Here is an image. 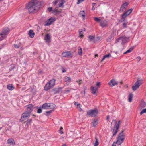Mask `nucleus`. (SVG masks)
<instances>
[{"mask_svg":"<svg viewBox=\"0 0 146 146\" xmlns=\"http://www.w3.org/2000/svg\"><path fill=\"white\" fill-rule=\"evenodd\" d=\"M42 5V2H38V0H32L27 5L26 7L31 13L38 11Z\"/></svg>","mask_w":146,"mask_h":146,"instance_id":"f257e3e1","label":"nucleus"},{"mask_svg":"<svg viewBox=\"0 0 146 146\" xmlns=\"http://www.w3.org/2000/svg\"><path fill=\"white\" fill-rule=\"evenodd\" d=\"M121 121L119 120L117 123L116 120H113L111 123V125H112L113 123L114 124V126L111 127V131L113 134L112 137L115 136L117 133L119 129V125L120 124Z\"/></svg>","mask_w":146,"mask_h":146,"instance_id":"f03ea898","label":"nucleus"},{"mask_svg":"<svg viewBox=\"0 0 146 146\" xmlns=\"http://www.w3.org/2000/svg\"><path fill=\"white\" fill-rule=\"evenodd\" d=\"M55 79H54L50 80L46 84L44 87V90L47 91L52 88L55 86Z\"/></svg>","mask_w":146,"mask_h":146,"instance_id":"7ed1b4c3","label":"nucleus"},{"mask_svg":"<svg viewBox=\"0 0 146 146\" xmlns=\"http://www.w3.org/2000/svg\"><path fill=\"white\" fill-rule=\"evenodd\" d=\"M123 130H122L119 134L118 135V137L117 138L116 143L118 145L121 144L124 140L125 136L123 133Z\"/></svg>","mask_w":146,"mask_h":146,"instance_id":"20e7f679","label":"nucleus"},{"mask_svg":"<svg viewBox=\"0 0 146 146\" xmlns=\"http://www.w3.org/2000/svg\"><path fill=\"white\" fill-rule=\"evenodd\" d=\"M129 39V38H127L125 36L120 37L116 40V43L120 42L123 45L128 42Z\"/></svg>","mask_w":146,"mask_h":146,"instance_id":"39448f33","label":"nucleus"},{"mask_svg":"<svg viewBox=\"0 0 146 146\" xmlns=\"http://www.w3.org/2000/svg\"><path fill=\"white\" fill-rule=\"evenodd\" d=\"M55 106V105L52 103H45L42 106V108L44 109H52L54 108Z\"/></svg>","mask_w":146,"mask_h":146,"instance_id":"423d86ee","label":"nucleus"},{"mask_svg":"<svg viewBox=\"0 0 146 146\" xmlns=\"http://www.w3.org/2000/svg\"><path fill=\"white\" fill-rule=\"evenodd\" d=\"M98 111L97 109L89 110L87 113V115L92 117H95L98 114Z\"/></svg>","mask_w":146,"mask_h":146,"instance_id":"0eeeda50","label":"nucleus"},{"mask_svg":"<svg viewBox=\"0 0 146 146\" xmlns=\"http://www.w3.org/2000/svg\"><path fill=\"white\" fill-rule=\"evenodd\" d=\"M30 116V114L25 111L22 115L20 121H23L25 120L27 118L29 117Z\"/></svg>","mask_w":146,"mask_h":146,"instance_id":"6e6552de","label":"nucleus"},{"mask_svg":"<svg viewBox=\"0 0 146 146\" xmlns=\"http://www.w3.org/2000/svg\"><path fill=\"white\" fill-rule=\"evenodd\" d=\"M141 84V83L139 80H137L134 85L132 87V89L133 91H135L138 89L140 85Z\"/></svg>","mask_w":146,"mask_h":146,"instance_id":"1a4fd4ad","label":"nucleus"},{"mask_svg":"<svg viewBox=\"0 0 146 146\" xmlns=\"http://www.w3.org/2000/svg\"><path fill=\"white\" fill-rule=\"evenodd\" d=\"M62 57L66 58H71L73 56V55L70 51L63 52L62 53Z\"/></svg>","mask_w":146,"mask_h":146,"instance_id":"9d476101","label":"nucleus"},{"mask_svg":"<svg viewBox=\"0 0 146 146\" xmlns=\"http://www.w3.org/2000/svg\"><path fill=\"white\" fill-rule=\"evenodd\" d=\"M133 9L131 8L127 10L126 12H125L121 15L122 19H125L127 16L129 15L132 12Z\"/></svg>","mask_w":146,"mask_h":146,"instance_id":"9b49d317","label":"nucleus"},{"mask_svg":"<svg viewBox=\"0 0 146 146\" xmlns=\"http://www.w3.org/2000/svg\"><path fill=\"white\" fill-rule=\"evenodd\" d=\"M128 3L127 2H125L123 3L120 7L119 11L120 12H122L124 11L125 10L128 5Z\"/></svg>","mask_w":146,"mask_h":146,"instance_id":"f8f14e48","label":"nucleus"},{"mask_svg":"<svg viewBox=\"0 0 146 146\" xmlns=\"http://www.w3.org/2000/svg\"><path fill=\"white\" fill-rule=\"evenodd\" d=\"M27 108L25 111L30 114L33 110V106L31 104H29L27 106Z\"/></svg>","mask_w":146,"mask_h":146,"instance_id":"ddd939ff","label":"nucleus"},{"mask_svg":"<svg viewBox=\"0 0 146 146\" xmlns=\"http://www.w3.org/2000/svg\"><path fill=\"white\" fill-rule=\"evenodd\" d=\"M118 84L117 82H116L114 79H112L109 82L108 84L111 87H113Z\"/></svg>","mask_w":146,"mask_h":146,"instance_id":"4468645a","label":"nucleus"},{"mask_svg":"<svg viewBox=\"0 0 146 146\" xmlns=\"http://www.w3.org/2000/svg\"><path fill=\"white\" fill-rule=\"evenodd\" d=\"M55 21L54 19L51 18L49 19L46 21V23L45 24V26H49L52 23Z\"/></svg>","mask_w":146,"mask_h":146,"instance_id":"2eb2a0df","label":"nucleus"},{"mask_svg":"<svg viewBox=\"0 0 146 146\" xmlns=\"http://www.w3.org/2000/svg\"><path fill=\"white\" fill-rule=\"evenodd\" d=\"M9 29L8 28L5 27L3 29L2 31V33L7 36V35L9 33Z\"/></svg>","mask_w":146,"mask_h":146,"instance_id":"dca6fc26","label":"nucleus"},{"mask_svg":"<svg viewBox=\"0 0 146 146\" xmlns=\"http://www.w3.org/2000/svg\"><path fill=\"white\" fill-rule=\"evenodd\" d=\"M7 143L13 146L15 145V141L13 138L8 139L7 141Z\"/></svg>","mask_w":146,"mask_h":146,"instance_id":"f3484780","label":"nucleus"},{"mask_svg":"<svg viewBox=\"0 0 146 146\" xmlns=\"http://www.w3.org/2000/svg\"><path fill=\"white\" fill-rule=\"evenodd\" d=\"M51 36L50 34L48 33L45 36L44 40L46 42L49 43L50 42Z\"/></svg>","mask_w":146,"mask_h":146,"instance_id":"a211bd4d","label":"nucleus"},{"mask_svg":"<svg viewBox=\"0 0 146 146\" xmlns=\"http://www.w3.org/2000/svg\"><path fill=\"white\" fill-rule=\"evenodd\" d=\"M146 106V103L143 100H141L139 108L142 109Z\"/></svg>","mask_w":146,"mask_h":146,"instance_id":"6ab92c4d","label":"nucleus"},{"mask_svg":"<svg viewBox=\"0 0 146 146\" xmlns=\"http://www.w3.org/2000/svg\"><path fill=\"white\" fill-rule=\"evenodd\" d=\"M98 90L97 88L96 87H94L93 86H91L90 88V90L91 93L93 94H95L96 93V92Z\"/></svg>","mask_w":146,"mask_h":146,"instance_id":"aec40b11","label":"nucleus"},{"mask_svg":"<svg viewBox=\"0 0 146 146\" xmlns=\"http://www.w3.org/2000/svg\"><path fill=\"white\" fill-rule=\"evenodd\" d=\"M28 35L30 38H33L34 37L35 33L33 32V30H30L29 31Z\"/></svg>","mask_w":146,"mask_h":146,"instance_id":"412c9836","label":"nucleus"},{"mask_svg":"<svg viewBox=\"0 0 146 146\" xmlns=\"http://www.w3.org/2000/svg\"><path fill=\"white\" fill-rule=\"evenodd\" d=\"M100 25L102 27H106L107 26V21L106 20L101 22L100 24Z\"/></svg>","mask_w":146,"mask_h":146,"instance_id":"4be33fe9","label":"nucleus"},{"mask_svg":"<svg viewBox=\"0 0 146 146\" xmlns=\"http://www.w3.org/2000/svg\"><path fill=\"white\" fill-rule=\"evenodd\" d=\"M61 9L58 10L57 9H54L52 10V12L54 15H57L59 14L61 12Z\"/></svg>","mask_w":146,"mask_h":146,"instance_id":"5701e85b","label":"nucleus"},{"mask_svg":"<svg viewBox=\"0 0 146 146\" xmlns=\"http://www.w3.org/2000/svg\"><path fill=\"white\" fill-rule=\"evenodd\" d=\"M59 4H58L59 7H63V4L65 2V1L64 0H60V1L59 0Z\"/></svg>","mask_w":146,"mask_h":146,"instance_id":"b1692460","label":"nucleus"},{"mask_svg":"<svg viewBox=\"0 0 146 146\" xmlns=\"http://www.w3.org/2000/svg\"><path fill=\"white\" fill-rule=\"evenodd\" d=\"M79 15L80 17L82 16L83 20L85 19V15L84 11H82L80 12Z\"/></svg>","mask_w":146,"mask_h":146,"instance_id":"393cba45","label":"nucleus"},{"mask_svg":"<svg viewBox=\"0 0 146 146\" xmlns=\"http://www.w3.org/2000/svg\"><path fill=\"white\" fill-rule=\"evenodd\" d=\"M98 120L97 119H94L92 122V126L95 127L98 123Z\"/></svg>","mask_w":146,"mask_h":146,"instance_id":"a878e982","label":"nucleus"},{"mask_svg":"<svg viewBox=\"0 0 146 146\" xmlns=\"http://www.w3.org/2000/svg\"><path fill=\"white\" fill-rule=\"evenodd\" d=\"M7 89L10 90H12L14 88L12 84L8 85L7 86Z\"/></svg>","mask_w":146,"mask_h":146,"instance_id":"bb28decb","label":"nucleus"},{"mask_svg":"<svg viewBox=\"0 0 146 146\" xmlns=\"http://www.w3.org/2000/svg\"><path fill=\"white\" fill-rule=\"evenodd\" d=\"M88 40L89 42L92 41L95 38V36H93L90 35L88 36Z\"/></svg>","mask_w":146,"mask_h":146,"instance_id":"cd10ccee","label":"nucleus"},{"mask_svg":"<svg viewBox=\"0 0 146 146\" xmlns=\"http://www.w3.org/2000/svg\"><path fill=\"white\" fill-rule=\"evenodd\" d=\"M7 36L4 35L3 33H0V40H2L4 39Z\"/></svg>","mask_w":146,"mask_h":146,"instance_id":"c85d7f7f","label":"nucleus"},{"mask_svg":"<svg viewBox=\"0 0 146 146\" xmlns=\"http://www.w3.org/2000/svg\"><path fill=\"white\" fill-rule=\"evenodd\" d=\"M71 78L70 77H68L65 78L64 81L68 84L71 82Z\"/></svg>","mask_w":146,"mask_h":146,"instance_id":"c756f323","label":"nucleus"},{"mask_svg":"<svg viewBox=\"0 0 146 146\" xmlns=\"http://www.w3.org/2000/svg\"><path fill=\"white\" fill-rule=\"evenodd\" d=\"M78 54L80 55H81L82 54V49L80 46H79L78 47Z\"/></svg>","mask_w":146,"mask_h":146,"instance_id":"7c9ffc66","label":"nucleus"},{"mask_svg":"<svg viewBox=\"0 0 146 146\" xmlns=\"http://www.w3.org/2000/svg\"><path fill=\"white\" fill-rule=\"evenodd\" d=\"M79 32V36L81 38H82L84 36L83 35L84 32H83L82 29H80Z\"/></svg>","mask_w":146,"mask_h":146,"instance_id":"2f4dec72","label":"nucleus"},{"mask_svg":"<svg viewBox=\"0 0 146 146\" xmlns=\"http://www.w3.org/2000/svg\"><path fill=\"white\" fill-rule=\"evenodd\" d=\"M32 122V119H28L27 121V123L25 127L26 128H27L28 127V125L30 124L31 122Z\"/></svg>","mask_w":146,"mask_h":146,"instance_id":"473e14b6","label":"nucleus"},{"mask_svg":"<svg viewBox=\"0 0 146 146\" xmlns=\"http://www.w3.org/2000/svg\"><path fill=\"white\" fill-rule=\"evenodd\" d=\"M133 94L132 93L130 94L129 96L128 101L129 102H131L132 100Z\"/></svg>","mask_w":146,"mask_h":146,"instance_id":"72a5a7b5","label":"nucleus"},{"mask_svg":"<svg viewBox=\"0 0 146 146\" xmlns=\"http://www.w3.org/2000/svg\"><path fill=\"white\" fill-rule=\"evenodd\" d=\"M95 139L96 141L95 143H94V146H97L99 144L98 139L96 137H95Z\"/></svg>","mask_w":146,"mask_h":146,"instance_id":"f704fd0d","label":"nucleus"},{"mask_svg":"<svg viewBox=\"0 0 146 146\" xmlns=\"http://www.w3.org/2000/svg\"><path fill=\"white\" fill-rule=\"evenodd\" d=\"M134 47H131L129 50L127 51V53H129L132 51Z\"/></svg>","mask_w":146,"mask_h":146,"instance_id":"c9c22d12","label":"nucleus"},{"mask_svg":"<svg viewBox=\"0 0 146 146\" xmlns=\"http://www.w3.org/2000/svg\"><path fill=\"white\" fill-rule=\"evenodd\" d=\"M14 46L15 48H18L21 46V45L20 44H14Z\"/></svg>","mask_w":146,"mask_h":146,"instance_id":"e433bc0d","label":"nucleus"},{"mask_svg":"<svg viewBox=\"0 0 146 146\" xmlns=\"http://www.w3.org/2000/svg\"><path fill=\"white\" fill-rule=\"evenodd\" d=\"M76 82L79 85H80L82 83V79H79L77 80Z\"/></svg>","mask_w":146,"mask_h":146,"instance_id":"4c0bfd02","label":"nucleus"},{"mask_svg":"<svg viewBox=\"0 0 146 146\" xmlns=\"http://www.w3.org/2000/svg\"><path fill=\"white\" fill-rule=\"evenodd\" d=\"M146 113V108L142 110L141 112L140 113V114L141 115H142L143 113Z\"/></svg>","mask_w":146,"mask_h":146,"instance_id":"58836bf2","label":"nucleus"},{"mask_svg":"<svg viewBox=\"0 0 146 146\" xmlns=\"http://www.w3.org/2000/svg\"><path fill=\"white\" fill-rule=\"evenodd\" d=\"M42 112V110L41 108H39L37 111V113H40Z\"/></svg>","mask_w":146,"mask_h":146,"instance_id":"ea45409f","label":"nucleus"},{"mask_svg":"<svg viewBox=\"0 0 146 146\" xmlns=\"http://www.w3.org/2000/svg\"><path fill=\"white\" fill-rule=\"evenodd\" d=\"M59 0H55L53 2V4L54 6H56V5L57 4V3L59 2Z\"/></svg>","mask_w":146,"mask_h":146,"instance_id":"a19ab883","label":"nucleus"},{"mask_svg":"<svg viewBox=\"0 0 146 146\" xmlns=\"http://www.w3.org/2000/svg\"><path fill=\"white\" fill-rule=\"evenodd\" d=\"M74 105L75 106H77L80 109H81L80 106V104H78L77 102H75L74 103Z\"/></svg>","mask_w":146,"mask_h":146,"instance_id":"79ce46f5","label":"nucleus"},{"mask_svg":"<svg viewBox=\"0 0 146 146\" xmlns=\"http://www.w3.org/2000/svg\"><path fill=\"white\" fill-rule=\"evenodd\" d=\"M63 129V128L62 127H61L60 129L59 130V131L61 134H62L63 133V132L62 131Z\"/></svg>","mask_w":146,"mask_h":146,"instance_id":"37998d69","label":"nucleus"},{"mask_svg":"<svg viewBox=\"0 0 146 146\" xmlns=\"http://www.w3.org/2000/svg\"><path fill=\"white\" fill-rule=\"evenodd\" d=\"M94 19L95 21L97 22H100V19L97 17H95Z\"/></svg>","mask_w":146,"mask_h":146,"instance_id":"c03bdc74","label":"nucleus"},{"mask_svg":"<svg viewBox=\"0 0 146 146\" xmlns=\"http://www.w3.org/2000/svg\"><path fill=\"white\" fill-rule=\"evenodd\" d=\"M52 7H49L47 9V10L49 11V12H50L51 11H52Z\"/></svg>","mask_w":146,"mask_h":146,"instance_id":"a18cd8bd","label":"nucleus"},{"mask_svg":"<svg viewBox=\"0 0 146 146\" xmlns=\"http://www.w3.org/2000/svg\"><path fill=\"white\" fill-rule=\"evenodd\" d=\"M105 56V57L106 58H108L110 57H111V55L109 53L107 55H105L104 56Z\"/></svg>","mask_w":146,"mask_h":146,"instance_id":"49530a36","label":"nucleus"},{"mask_svg":"<svg viewBox=\"0 0 146 146\" xmlns=\"http://www.w3.org/2000/svg\"><path fill=\"white\" fill-rule=\"evenodd\" d=\"M112 38V37L111 36L109 37L107 39V41L110 42L111 40V39Z\"/></svg>","mask_w":146,"mask_h":146,"instance_id":"de8ad7c7","label":"nucleus"},{"mask_svg":"<svg viewBox=\"0 0 146 146\" xmlns=\"http://www.w3.org/2000/svg\"><path fill=\"white\" fill-rule=\"evenodd\" d=\"M84 0H78V1L77 2V4H79L80 3L82 2Z\"/></svg>","mask_w":146,"mask_h":146,"instance_id":"09e8293b","label":"nucleus"},{"mask_svg":"<svg viewBox=\"0 0 146 146\" xmlns=\"http://www.w3.org/2000/svg\"><path fill=\"white\" fill-rule=\"evenodd\" d=\"M123 28H125L127 27V23H123Z\"/></svg>","mask_w":146,"mask_h":146,"instance_id":"8fccbe9b","label":"nucleus"},{"mask_svg":"<svg viewBox=\"0 0 146 146\" xmlns=\"http://www.w3.org/2000/svg\"><path fill=\"white\" fill-rule=\"evenodd\" d=\"M138 62H139L141 60V57L140 56H138L136 58Z\"/></svg>","mask_w":146,"mask_h":146,"instance_id":"3c124183","label":"nucleus"},{"mask_svg":"<svg viewBox=\"0 0 146 146\" xmlns=\"http://www.w3.org/2000/svg\"><path fill=\"white\" fill-rule=\"evenodd\" d=\"M51 112H52V111H46V113L47 114V115H48V114H50V113H51Z\"/></svg>","mask_w":146,"mask_h":146,"instance_id":"603ef678","label":"nucleus"},{"mask_svg":"<svg viewBox=\"0 0 146 146\" xmlns=\"http://www.w3.org/2000/svg\"><path fill=\"white\" fill-rule=\"evenodd\" d=\"M100 82H98L96 83V86H97V87H99L100 86Z\"/></svg>","mask_w":146,"mask_h":146,"instance_id":"864d4df0","label":"nucleus"},{"mask_svg":"<svg viewBox=\"0 0 146 146\" xmlns=\"http://www.w3.org/2000/svg\"><path fill=\"white\" fill-rule=\"evenodd\" d=\"M105 58H106L105 57V56H103V58H102V59L101 60V62H102L105 59Z\"/></svg>","mask_w":146,"mask_h":146,"instance_id":"5fc2aeb1","label":"nucleus"},{"mask_svg":"<svg viewBox=\"0 0 146 146\" xmlns=\"http://www.w3.org/2000/svg\"><path fill=\"white\" fill-rule=\"evenodd\" d=\"M56 93H58L59 92V90H58V89H56Z\"/></svg>","mask_w":146,"mask_h":146,"instance_id":"6e6d98bb","label":"nucleus"},{"mask_svg":"<svg viewBox=\"0 0 146 146\" xmlns=\"http://www.w3.org/2000/svg\"><path fill=\"white\" fill-rule=\"evenodd\" d=\"M110 118V116L109 115H108L107 117V120H108Z\"/></svg>","mask_w":146,"mask_h":146,"instance_id":"4d7b16f0","label":"nucleus"},{"mask_svg":"<svg viewBox=\"0 0 146 146\" xmlns=\"http://www.w3.org/2000/svg\"><path fill=\"white\" fill-rule=\"evenodd\" d=\"M95 8L94 7V6H93L92 7V9L93 10H94L95 9Z\"/></svg>","mask_w":146,"mask_h":146,"instance_id":"13d9d810","label":"nucleus"},{"mask_svg":"<svg viewBox=\"0 0 146 146\" xmlns=\"http://www.w3.org/2000/svg\"><path fill=\"white\" fill-rule=\"evenodd\" d=\"M96 3H92V6H94V5H95Z\"/></svg>","mask_w":146,"mask_h":146,"instance_id":"bf43d9fd","label":"nucleus"},{"mask_svg":"<svg viewBox=\"0 0 146 146\" xmlns=\"http://www.w3.org/2000/svg\"><path fill=\"white\" fill-rule=\"evenodd\" d=\"M70 92V90H66V92Z\"/></svg>","mask_w":146,"mask_h":146,"instance_id":"052dcab7","label":"nucleus"},{"mask_svg":"<svg viewBox=\"0 0 146 146\" xmlns=\"http://www.w3.org/2000/svg\"><path fill=\"white\" fill-rule=\"evenodd\" d=\"M98 55L97 54H95V57H97L98 56Z\"/></svg>","mask_w":146,"mask_h":146,"instance_id":"680f3d73","label":"nucleus"},{"mask_svg":"<svg viewBox=\"0 0 146 146\" xmlns=\"http://www.w3.org/2000/svg\"><path fill=\"white\" fill-rule=\"evenodd\" d=\"M127 53V51H126V52H125L123 54H125Z\"/></svg>","mask_w":146,"mask_h":146,"instance_id":"e2e57ef3","label":"nucleus"},{"mask_svg":"<svg viewBox=\"0 0 146 146\" xmlns=\"http://www.w3.org/2000/svg\"><path fill=\"white\" fill-rule=\"evenodd\" d=\"M66 71L65 70H62V72H65Z\"/></svg>","mask_w":146,"mask_h":146,"instance_id":"0e129e2a","label":"nucleus"},{"mask_svg":"<svg viewBox=\"0 0 146 146\" xmlns=\"http://www.w3.org/2000/svg\"><path fill=\"white\" fill-rule=\"evenodd\" d=\"M112 146H116L114 144H112Z\"/></svg>","mask_w":146,"mask_h":146,"instance_id":"69168bd1","label":"nucleus"},{"mask_svg":"<svg viewBox=\"0 0 146 146\" xmlns=\"http://www.w3.org/2000/svg\"><path fill=\"white\" fill-rule=\"evenodd\" d=\"M62 146H66L65 144L64 145Z\"/></svg>","mask_w":146,"mask_h":146,"instance_id":"338daca9","label":"nucleus"},{"mask_svg":"<svg viewBox=\"0 0 146 146\" xmlns=\"http://www.w3.org/2000/svg\"><path fill=\"white\" fill-rule=\"evenodd\" d=\"M15 68V67L14 66L13 68L12 67V69H13Z\"/></svg>","mask_w":146,"mask_h":146,"instance_id":"774afa93","label":"nucleus"}]
</instances>
